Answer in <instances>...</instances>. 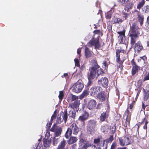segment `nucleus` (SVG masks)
I'll return each mask as SVG.
<instances>
[{
	"label": "nucleus",
	"mask_w": 149,
	"mask_h": 149,
	"mask_svg": "<svg viewBox=\"0 0 149 149\" xmlns=\"http://www.w3.org/2000/svg\"><path fill=\"white\" fill-rule=\"evenodd\" d=\"M139 29L136 22L133 23L132 25L130 26L129 36L130 38V43L132 46L134 45L136 39L139 37L140 34L139 31Z\"/></svg>",
	"instance_id": "obj_1"
},
{
	"label": "nucleus",
	"mask_w": 149,
	"mask_h": 149,
	"mask_svg": "<svg viewBox=\"0 0 149 149\" xmlns=\"http://www.w3.org/2000/svg\"><path fill=\"white\" fill-rule=\"evenodd\" d=\"M97 122L94 120H90L88 121L87 126L88 132L91 135L94 134L95 132V128L97 125Z\"/></svg>",
	"instance_id": "obj_2"
},
{
	"label": "nucleus",
	"mask_w": 149,
	"mask_h": 149,
	"mask_svg": "<svg viewBox=\"0 0 149 149\" xmlns=\"http://www.w3.org/2000/svg\"><path fill=\"white\" fill-rule=\"evenodd\" d=\"M131 136L126 135L124 136L119 138L118 140L120 146H124L132 144L133 142V140L131 139Z\"/></svg>",
	"instance_id": "obj_3"
},
{
	"label": "nucleus",
	"mask_w": 149,
	"mask_h": 149,
	"mask_svg": "<svg viewBox=\"0 0 149 149\" xmlns=\"http://www.w3.org/2000/svg\"><path fill=\"white\" fill-rule=\"evenodd\" d=\"M78 144L79 146L82 147V149H85L91 147H96L95 145L91 144L89 141L83 138H80L79 139Z\"/></svg>",
	"instance_id": "obj_4"
},
{
	"label": "nucleus",
	"mask_w": 149,
	"mask_h": 149,
	"mask_svg": "<svg viewBox=\"0 0 149 149\" xmlns=\"http://www.w3.org/2000/svg\"><path fill=\"white\" fill-rule=\"evenodd\" d=\"M88 45L89 47H92L94 46L95 49H99L101 47V45L100 44L99 38H93L88 43Z\"/></svg>",
	"instance_id": "obj_5"
},
{
	"label": "nucleus",
	"mask_w": 149,
	"mask_h": 149,
	"mask_svg": "<svg viewBox=\"0 0 149 149\" xmlns=\"http://www.w3.org/2000/svg\"><path fill=\"white\" fill-rule=\"evenodd\" d=\"M78 81L73 86L72 91L76 93H78L81 91L84 88V85L82 83V81L78 78Z\"/></svg>",
	"instance_id": "obj_6"
},
{
	"label": "nucleus",
	"mask_w": 149,
	"mask_h": 149,
	"mask_svg": "<svg viewBox=\"0 0 149 149\" xmlns=\"http://www.w3.org/2000/svg\"><path fill=\"white\" fill-rule=\"evenodd\" d=\"M99 68V66H93L91 68L90 73L87 74L88 80H92L96 77V70Z\"/></svg>",
	"instance_id": "obj_7"
},
{
	"label": "nucleus",
	"mask_w": 149,
	"mask_h": 149,
	"mask_svg": "<svg viewBox=\"0 0 149 149\" xmlns=\"http://www.w3.org/2000/svg\"><path fill=\"white\" fill-rule=\"evenodd\" d=\"M102 91V88L99 86H94L91 88L89 93L91 96L93 97L96 96L101 91Z\"/></svg>",
	"instance_id": "obj_8"
},
{
	"label": "nucleus",
	"mask_w": 149,
	"mask_h": 149,
	"mask_svg": "<svg viewBox=\"0 0 149 149\" xmlns=\"http://www.w3.org/2000/svg\"><path fill=\"white\" fill-rule=\"evenodd\" d=\"M50 131L54 132L55 136L58 137L61 135L62 129L61 127L57 126L56 124H54L50 129Z\"/></svg>",
	"instance_id": "obj_9"
},
{
	"label": "nucleus",
	"mask_w": 149,
	"mask_h": 149,
	"mask_svg": "<svg viewBox=\"0 0 149 149\" xmlns=\"http://www.w3.org/2000/svg\"><path fill=\"white\" fill-rule=\"evenodd\" d=\"M125 50L122 49L121 47H118L116 51V61L120 65H122L124 61V60H120V54L122 52L124 53H125Z\"/></svg>",
	"instance_id": "obj_10"
},
{
	"label": "nucleus",
	"mask_w": 149,
	"mask_h": 149,
	"mask_svg": "<svg viewBox=\"0 0 149 149\" xmlns=\"http://www.w3.org/2000/svg\"><path fill=\"white\" fill-rule=\"evenodd\" d=\"M96 97L100 101L103 102L107 99H108L109 95V94L108 95L105 91H102L98 93V95Z\"/></svg>",
	"instance_id": "obj_11"
},
{
	"label": "nucleus",
	"mask_w": 149,
	"mask_h": 149,
	"mask_svg": "<svg viewBox=\"0 0 149 149\" xmlns=\"http://www.w3.org/2000/svg\"><path fill=\"white\" fill-rule=\"evenodd\" d=\"M148 123V118L146 117H145L144 118L142 119L141 122H139L136 124V126H137V131H139V128L140 126L144 124V125L143 127V128L145 130H147V124Z\"/></svg>",
	"instance_id": "obj_12"
},
{
	"label": "nucleus",
	"mask_w": 149,
	"mask_h": 149,
	"mask_svg": "<svg viewBox=\"0 0 149 149\" xmlns=\"http://www.w3.org/2000/svg\"><path fill=\"white\" fill-rule=\"evenodd\" d=\"M89 116V114L86 110L84 111L83 113L78 118V120L81 122H84L88 119Z\"/></svg>",
	"instance_id": "obj_13"
},
{
	"label": "nucleus",
	"mask_w": 149,
	"mask_h": 149,
	"mask_svg": "<svg viewBox=\"0 0 149 149\" xmlns=\"http://www.w3.org/2000/svg\"><path fill=\"white\" fill-rule=\"evenodd\" d=\"M108 80L106 77H102L98 81V84L102 87H106L108 84Z\"/></svg>",
	"instance_id": "obj_14"
},
{
	"label": "nucleus",
	"mask_w": 149,
	"mask_h": 149,
	"mask_svg": "<svg viewBox=\"0 0 149 149\" xmlns=\"http://www.w3.org/2000/svg\"><path fill=\"white\" fill-rule=\"evenodd\" d=\"M80 104V100H77L74 101L73 102H71L69 104L68 108L74 110H77L78 111L77 109H79L78 108Z\"/></svg>",
	"instance_id": "obj_15"
},
{
	"label": "nucleus",
	"mask_w": 149,
	"mask_h": 149,
	"mask_svg": "<svg viewBox=\"0 0 149 149\" xmlns=\"http://www.w3.org/2000/svg\"><path fill=\"white\" fill-rule=\"evenodd\" d=\"M97 102L95 100L91 99L88 102L87 107L90 110H92L94 109L96 106Z\"/></svg>",
	"instance_id": "obj_16"
},
{
	"label": "nucleus",
	"mask_w": 149,
	"mask_h": 149,
	"mask_svg": "<svg viewBox=\"0 0 149 149\" xmlns=\"http://www.w3.org/2000/svg\"><path fill=\"white\" fill-rule=\"evenodd\" d=\"M70 129L72 133H73L74 134L77 135L79 131V128L77 127V124L75 123L72 124L70 126Z\"/></svg>",
	"instance_id": "obj_17"
},
{
	"label": "nucleus",
	"mask_w": 149,
	"mask_h": 149,
	"mask_svg": "<svg viewBox=\"0 0 149 149\" xmlns=\"http://www.w3.org/2000/svg\"><path fill=\"white\" fill-rule=\"evenodd\" d=\"M134 50L135 52L139 53L143 49V47L142 46L140 41H138L137 43L134 44Z\"/></svg>",
	"instance_id": "obj_18"
},
{
	"label": "nucleus",
	"mask_w": 149,
	"mask_h": 149,
	"mask_svg": "<svg viewBox=\"0 0 149 149\" xmlns=\"http://www.w3.org/2000/svg\"><path fill=\"white\" fill-rule=\"evenodd\" d=\"M107 66H104V67H103V68H99L97 70L96 73L97 74V76L96 78L98 77L101 74L102 75L104 74L105 72L106 71H107Z\"/></svg>",
	"instance_id": "obj_19"
},
{
	"label": "nucleus",
	"mask_w": 149,
	"mask_h": 149,
	"mask_svg": "<svg viewBox=\"0 0 149 149\" xmlns=\"http://www.w3.org/2000/svg\"><path fill=\"white\" fill-rule=\"evenodd\" d=\"M123 20L120 18L114 16L112 19L111 22L113 24H120L123 22Z\"/></svg>",
	"instance_id": "obj_20"
},
{
	"label": "nucleus",
	"mask_w": 149,
	"mask_h": 149,
	"mask_svg": "<svg viewBox=\"0 0 149 149\" xmlns=\"http://www.w3.org/2000/svg\"><path fill=\"white\" fill-rule=\"evenodd\" d=\"M133 6V4L131 2L127 3L125 6L124 10L125 12H128L132 8Z\"/></svg>",
	"instance_id": "obj_21"
},
{
	"label": "nucleus",
	"mask_w": 149,
	"mask_h": 149,
	"mask_svg": "<svg viewBox=\"0 0 149 149\" xmlns=\"http://www.w3.org/2000/svg\"><path fill=\"white\" fill-rule=\"evenodd\" d=\"M113 140V134L110 136L109 138L106 139L104 140V141H106L107 144L105 145V147L103 148V149H107L108 147V144L109 143L111 142Z\"/></svg>",
	"instance_id": "obj_22"
},
{
	"label": "nucleus",
	"mask_w": 149,
	"mask_h": 149,
	"mask_svg": "<svg viewBox=\"0 0 149 149\" xmlns=\"http://www.w3.org/2000/svg\"><path fill=\"white\" fill-rule=\"evenodd\" d=\"M108 116L109 114L107 111L103 112L101 113L100 117V120L102 122L104 121L105 120L108 118Z\"/></svg>",
	"instance_id": "obj_23"
},
{
	"label": "nucleus",
	"mask_w": 149,
	"mask_h": 149,
	"mask_svg": "<svg viewBox=\"0 0 149 149\" xmlns=\"http://www.w3.org/2000/svg\"><path fill=\"white\" fill-rule=\"evenodd\" d=\"M143 91L144 93L143 100L144 101L147 100L149 97V91L143 88Z\"/></svg>",
	"instance_id": "obj_24"
},
{
	"label": "nucleus",
	"mask_w": 149,
	"mask_h": 149,
	"mask_svg": "<svg viewBox=\"0 0 149 149\" xmlns=\"http://www.w3.org/2000/svg\"><path fill=\"white\" fill-rule=\"evenodd\" d=\"M77 138L75 137L71 136L67 141L69 145H71L76 142L77 141Z\"/></svg>",
	"instance_id": "obj_25"
},
{
	"label": "nucleus",
	"mask_w": 149,
	"mask_h": 149,
	"mask_svg": "<svg viewBox=\"0 0 149 149\" xmlns=\"http://www.w3.org/2000/svg\"><path fill=\"white\" fill-rule=\"evenodd\" d=\"M66 141L63 139L59 144L57 149H65V147L66 144Z\"/></svg>",
	"instance_id": "obj_26"
},
{
	"label": "nucleus",
	"mask_w": 149,
	"mask_h": 149,
	"mask_svg": "<svg viewBox=\"0 0 149 149\" xmlns=\"http://www.w3.org/2000/svg\"><path fill=\"white\" fill-rule=\"evenodd\" d=\"M85 55L86 58H89L92 55L91 51L87 47H86L85 49Z\"/></svg>",
	"instance_id": "obj_27"
},
{
	"label": "nucleus",
	"mask_w": 149,
	"mask_h": 149,
	"mask_svg": "<svg viewBox=\"0 0 149 149\" xmlns=\"http://www.w3.org/2000/svg\"><path fill=\"white\" fill-rule=\"evenodd\" d=\"M138 22L140 23V25L142 26L143 23L144 16L141 14H139L138 15Z\"/></svg>",
	"instance_id": "obj_28"
},
{
	"label": "nucleus",
	"mask_w": 149,
	"mask_h": 149,
	"mask_svg": "<svg viewBox=\"0 0 149 149\" xmlns=\"http://www.w3.org/2000/svg\"><path fill=\"white\" fill-rule=\"evenodd\" d=\"M139 67L138 66H134L132 70V76H134L136 73L138 71Z\"/></svg>",
	"instance_id": "obj_29"
},
{
	"label": "nucleus",
	"mask_w": 149,
	"mask_h": 149,
	"mask_svg": "<svg viewBox=\"0 0 149 149\" xmlns=\"http://www.w3.org/2000/svg\"><path fill=\"white\" fill-rule=\"evenodd\" d=\"M129 107H128L126 111L124 113V114L123 116V118H125V119L130 118H131V115L130 114L129 111Z\"/></svg>",
	"instance_id": "obj_30"
},
{
	"label": "nucleus",
	"mask_w": 149,
	"mask_h": 149,
	"mask_svg": "<svg viewBox=\"0 0 149 149\" xmlns=\"http://www.w3.org/2000/svg\"><path fill=\"white\" fill-rule=\"evenodd\" d=\"M63 114V116H62V118H63V120H64L65 123H66L67 120L68 115L67 111V109H65L64 112H62Z\"/></svg>",
	"instance_id": "obj_31"
},
{
	"label": "nucleus",
	"mask_w": 149,
	"mask_h": 149,
	"mask_svg": "<svg viewBox=\"0 0 149 149\" xmlns=\"http://www.w3.org/2000/svg\"><path fill=\"white\" fill-rule=\"evenodd\" d=\"M51 143V140L45 139L43 140V145L45 147H48L49 146Z\"/></svg>",
	"instance_id": "obj_32"
},
{
	"label": "nucleus",
	"mask_w": 149,
	"mask_h": 149,
	"mask_svg": "<svg viewBox=\"0 0 149 149\" xmlns=\"http://www.w3.org/2000/svg\"><path fill=\"white\" fill-rule=\"evenodd\" d=\"M76 112L74 110H70L69 111L68 115L69 117L72 118L73 119H74L76 115Z\"/></svg>",
	"instance_id": "obj_33"
},
{
	"label": "nucleus",
	"mask_w": 149,
	"mask_h": 149,
	"mask_svg": "<svg viewBox=\"0 0 149 149\" xmlns=\"http://www.w3.org/2000/svg\"><path fill=\"white\" fill-rule=\"evenodd\" d=\"M72 132L70 128H68L65 134V136L66 139H68L69 136L71 135Z\"/></svg>",
	"instance_id": "obj_34"
},
{
	"label": "nucleus",
	"mask_w": 149,
	"mask_h": 149,
	"mask_svg": "<svg viewBox=\"0 0 149 149\" xmlns=\"http://www.w3.org/2000/svg\"><path fill=\"white\" fill-rule=\"evenodd\" d=\"M126 36H118V38L119 41L120 42V43H122L124 44L125 43Z\"/></svg>",
	"instance_id": "obj_35"
},
{
	"label": "nucleus",
	"mask_w": 149,
	"mask_h": 149,
	"mask_svg": "<svg viewBox=\"0 0 149 149\" xmlns=\"http://www.w3.org/2000/svg\"><path fill=\"white\" fill-rule=\"evenodd\" d=\"M89 94L88 91L87 90H85L84 91L79 97L81 99H83L84 97L87 96Z\"/></svg>",
	"instance_id": "obj_36"
},
{
	"label": "nucleus",
	"mask_w": 149,
	"mask_h": 149,
	"mask_svg": "<svg viewBox=\"0 0 149 149\" xmlns=\"http://www.w3.org/2000/svg\"><path fill=\"white\" fill-rule=\"evenodd\" d=\"M142 12L143 13H147L149 12V5L145 6L142 8Z\"/></svg>",
	"instance_id": "obj_37"
},
{
	"label": "nucleus",
	"mask_w": 149,
	"mask_h": 149,
	"mask_svg": "<svg viewBox=\"0 0 149 149\" xmlns=\"http://www.w3.org/2000/svg\"><path fill=\"white\" fill-rule=\"evenodd\" d=\"M145 3V0H142L138 4L137 6V8L139 10H140L144 5Z\"/></svg>",
	"instance_id": "obj_38"
},
{
	"label": "nucleus",
	"mask_w": 149,
	"mask_h": 149,
	"mask_svg": "<svg viewBox=\"0 0 149 149\" xmlns=\"http://www.w3.org/2000/svg\"><path fill=\"white\" fill-rule=\"evenodd\" d=\"M108 126L107 125H104L101 127V129L102 131L104 133L107 132L108 130Z\"/></svg>",
	"instance_id": "obj_39"
},
{
	"label": "nucleus",
	"mask_w": 149,
	"mask_h": 149,
	"mask_svg": "<svg viewBox=\"0 0 149 149\" xmlns=\"http://www.w3.org/2000/svg\"><path fill=\"white\" fill-rule=\"evenodd\" d=\"M130 118L126 119V120L124 123H123V125L125 127L124 130H125L127 127L128 124H129L130 122Z\"/></svg>",
	"instance_id": "obj_40"
},
{
	"label": "nucleus",
	"mask_w": 149,
	"mask_h": 149,
	"mask_svg": "<svg viewBox=\"0 0 149 149\" xmlns=\"http://www.w3.org/2000/svg\"><path fill=\"white\" fill-rule=\"evenodd\" d=\"M60 138H56L55 136L53 138V146H56L59 142Z\"/></svg>",
	"instance_id": "obj_41"
},
{
	"label": "nucleus",
	"mask_w": 149,
	"mask_h": 149,
	"mask_svg": "<svg viewBox=\"0 0 149 149\" xmlns=\"http://www.w3.org/2000/svg\"><path fill=\"white\" fill-rule=\"evenodd\" d=\"M110 129L111 130V132L113 134L115 133L116 132V124H113L110 126Z\"/></svg>",
	"instance_id": "obj_42"
},
{
	"label": "nucleus",
	"mask_w": 149,
	"mask_h": 149,
	"mask_svg": "<svg viewBox=\"0 0 149 149\" xmlns=\"http://www.w3.org/2000/svg\"><path fill=\"white\" fill-rule=\"evenodd\" d=\"M64 95V93L63 91H59V94L58 95V98L61 101L63 99Z\"/></svg>",
	"instance_id": "obj_43"
},
{
	"label": "nucleus",
	"mask_w": 149,
	"mask_h": 149,
	"mask_svg": "<svg viewBox=\"0 0 149 149\" xmlns=\"http://www.w3.org/2000/svg\"><path fill=\"white\" fill-rule=\"evenodd\" d=\"M125 30L124 29L123 31L117 32L118 34L119 35L118 36H125Z\"/></svg>",
	"instance_id": "obj_44"
},
{
	"label": "nucleus",
	"mask_w": 149,
	"mask_h": 149,
	"mask_svg": "<svg viewBox=\"0 0 149 149\" xmlns=\"http://www.w3.org/2000/svg\"><path fill=\"white\" fill-rule=\"evenodd\" d=\"M102 139V136H100V138L95 139L93 140V143L94 144H97L100 142V139Z\"/></svg>",
	"instance_id": "obj_45"
},
{
	"label": "nucleus",
	"mask_w": 149,
	"mask_h": 149,
	"mask_svg": "<svg viewBox=\"0 0 149 149\" xmlns=\"http://www.w3.org/2000/svg\"><path fill=\"white\" fill-rule=\"evenodd\" d=\"M63 119L61 118V116L60 115L59 117H58V116L56 120V123L57 124H59L63 121Z\"/></svg>",
	"instance_id": "obj_46"
},
{
	"label": "nucleus",
	"mask_w": 149,
	"mask_h": 149,
	"mask_svg": "<svg viewBox=\"0 0 149 149\" xmlns=\"http://www.w3.org/2000/svg\"><path fill=\"white\" fill-rule=\"evenodd\" d=\"M91 64L92 65H98L96 59L91 60Z\"/></svg>",
	"instance_id": "obj_47"
},
{
	"label": "nucleus",
	"mask_w": 149,
	"mask_h": 149,
	"mask_svg": "<svg viewBox=\"0 0 149 149\" xmlns=\"http://www.w3.org/2000/svg\"><path fill=\"white\" fill-rule=\"evenodd\" d=\"M78 98V96H76L75 95H72V96H71V101H76L77 100V99Z\"/></svg>",
	"instance_id": "obj_48"
},
{
	"label": "nucleus",
	"mask_w": 149,
	"mask_h": 149,
	"mask_svg": "<svg viewBox=\"0 0 149 149\" xmlns=\"http://www.w3.org/2000/svg\"><path fill=\"white\" fill-rule=\"evenodd\" d=\"M124 10H123L122 12V13L123 15H124V16H123V18H125V19L126 20V19H127L128 15L129 14L128 13H126L125 11H124Z\"/></svg>",
	"instance_id": "obj_49"
},
{
	"label": "nucleus",
	"mask_w": 149,
	"mask_h": 149,
	"mask_svg": "<svg viewBox=\"0 0 149 149\" xmlns=\"http://www.w3.org/2000/svg\"><path fill=\"white\" fill-rule=\"evenodd\" d=\"M74 75L73 78H74L75 79L78 80V78H79L80 79V75L79 74H74L72 75V76Z\"/></svg>",
	"instance_id": "obj_50"
},
{
	"label": "nucleus",
	"mask_w": 149,
	"mask_h": 149,
	"mask_svg": "<svg viewBox=\"0 0 149 149\" xmlns=\"http://www.w3.org/2000/svg\"><path fill=\"white\" fill-rule=\"evenodd\" d=\"M111 15H112L111 13H108L106 15L105 17L107 19H110L111 17Z\"/></svg>",
	"instance_id": "obj_51"
},
{
	"label": "nucleus",
	"mask_w": 149,
	"mask_h": 149,
	"mask_svg": "<svg viewBox=\"0 0 149 149\" xmlns=\"http://www.w3.org/2000/svg\"><path fill=\"white\" fill-rule=\"evenodd\" d=\"M75 65H80L79 60L77 58H75L74 59Z\"/></svg>",
	"instance_id": "obj_52"
},
{
	"label": "nucleus",
	"mask_w": 149,
	"mask_h": 149,
	"mask_svg": "<svg viewBox=\"0 0 149 149\" xmlns=\"http://www.w3.org/2000/svg\"><path fill=\"white\" fill-rule=\"evenodd\" d=\"M93 33L94 34H100L101 33V31L100 30H95Z\"/></svg>",
	"instance_id": "obj_53"
},
{
	"label": "nucleus",
	"mask_w": 149,
	"mask_h": 149,
	"mask_svg": "<svg viewBox=\"0 0 149 149\" xmlns=\"http://www.w3.org/2000/svg\"><path fill=\"white\" fill-rule=\"evenodd\" d=\"M147 80H149V73H148V74L143 79V81H145Z\"/></svg>",
	"instance_id": "obj_54"
},
{
	"label": "nucleus",
	"mask_w": 149,
	"mask_h": 149,
	"mask_svg": "<svg viewBox=\"0 0 149 149\" xmlns=\"http://www.w3.org/2000/svg\"><path fill=\"white\" fill-rule=\"evenodd\" d=\"M145 105V101H143L142 102V109L141 110L144 111L146 107Z\"/></svg>",
	"instance_id": "obj_55"
},
{
	"label": "nucleus",
	"mask_w": 149,
	"mask_h": 149,
	"mask_svg": "<svg viewBox=\"0 0 149 149\" xmlns=\"http://www.w3.org/2000/svg\"><path fill=\"white\" fill-rule=\"evenodd\" d=\"M116 145L115 142H113L111 146L110 149H115Z\"/></svg>",
	"instance_id": "obj_56"
},
{
	"label": "nucleus",
	"mask_w": 149,
	"mask_h": 149,
	"mask_svg": "<svg viewBox=\"0 0 149 149\" xmlns=\"http://www.w3.org/2000/svg\"><path fill=\"white\" fill-rule=\"evenodd\" d=\"M52 120H51L48 123H47L46 126L47 127L48 129H49L52 125Z\"/></svg>",
	"instance_id": "obj_57"
},
{
	"label": "nucleus",
	"mask_w": 149,
	"mask_h": 149,
	"mask_svg": "<svg viewBox=\"0 0 149 149\" xmlns=\"http://www.w3.org/2000/svg\"><path fill=\"white\" fill-rule=\"evenodd\" d=\"M55 112V111L54 112V114L51 117V120H52V121L53 119H55L56 118V114H54Z\"/></svg>",
	"instance_id": "obj_58"
},
{
	"label": "nucleus",
	"mask_w": 149,
	"mask_h": 149,
	"mask_svg": "<svg viewBox=\"0 0 149 149\" xmlns=\"http://www.w3.org/2000/svg\"><path fill=\"white\" fill-rule=\"evenodd\" d=\"M102 104L101 103H98L97 105L96 109H100L101 108Z\"/></svg>",
	"instance_id": "obj_59"
},
{
	"label": "nucleus",
	"mask_w": 149,
	"mask_h": 149,
	"mask_svg": "<svg viewBox=\"0 0 149 149\" xmlns=\"http://www.w3.org/2000/svg\"><path fill=\"white\" fill-rule=\"evenodd\" d=\"M106 142V141H104V140H103V143L102 144L100 145V146L99 147V149H101L102 148H104V144H105V142Z\"/></svg>",
	"instance_id": "obj_60"
},
{
	"label": "nucleus",
	"mask_w": 149,
	"mask_h": 149,
	"mask_svg": "<svg viewBox=\"0 0 149 149\" xmlns=\"http://www.w3.org/2000/svg\"><path fill=\"white\" fill-rule=\"evenodd\" d=\"M77 145L76 143L73 144L71 146V148L72 149H75Z\"/></svg>",
	"instance_id": "obj_61"
},
{
	"label": "nucleus",
	"mask_w": 149,
	"mask_h": 149,
	"mask_svg": "<svg viewBox=\"0 0 149 149\" xmlns=\"http://www.w3.org/2000/svg\"><path fill=\"white\" fill-rule=\"evenodd\" d=\"M141 59L143 60V62L144 63L145 60H147V57L146 56H143L141 57Z\"/></svg>",
	"instance_id": "obj_62"
},
{
	"label": "nucleus",
	"mask_w": 149,
	"mask_h": 149,
	"mask_svg": "<svg viewBox=\"0 0 149 149\" xmlns=\"http://www.w3.org/2000/svg\"><path fill=\"white\" fill-rule=\"evenodd\" d=\"M81 52V48H79L77 50V53L79 55V57L80 56V54Z\"/></svg>",
	"instance_id": "obj_63"
},
{
	"label": "nucleus",
	"mask_w": 149,
	"mask_h": 149,
	"mask_svg": "<svg viewBox=\"0 0 149 149\" xmlns=\"http://www.w3.org/2000/svg\"><path fill=\"white\" fill-rule=\"evenodd\" d=\"M88 86H90L92 84V81L91 80H88Z\"/></svg>",
	"instance_id": "obj_64"
}]
</instances>
